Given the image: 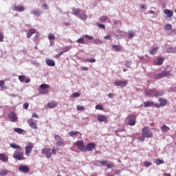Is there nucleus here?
Returning <instances> with one entry per match:
<instances>
[{"instance_id": "6e6d98bb", "label": "nucleus", "mask_w": 176, "mask_h": 176, "mask_svg": "<svg viewBox=\"0 0 176 176\" xmlns=\"http://www.w3.org/2000/svg\"><path fill=\"white\" fill-rule=\"evenodd\" d=\"M29 32L32 35H34V34H36V30H35V29H30Z\"/></svg>"}, {"instance_id": "e2e57ef3", "label": "nucleus", "mask_w": 176, "mask_h": 176, "mask_svg": "<svg viewBox=\"0 0 176 176\" xmlns=\"http://www.w3.org/2000/svg\"><path fill=\"white\" fill-rule=\"evenodd\" d=\"M107 163H108L107 160H104V161H101L100 162V164H102V166H107Z\"/></svg>"}, {"instance_id": "37998d69", "label": "nucleus", "mask_w": 176, "mask_h": 176, "mask_svg": "<svg viewBox=\"0 0 176 176\" xmlns=\"http://www.w3.org/2000/svg\"><path fill=\"white\" fill-rule=\"evenodd\" d=\"M76 109L77 111H85V107L80 106V105H77L76 106Z\"/></svg>"}, {"instance_id": "69168bd1", "label": "nucleus", "mask_w": 176, "mask_h": 176, "mask_svg": "<svg viewBox=\"0 0 176 176\" xmlns=\"http://www.w3.org/2000/svg\"><path fill=\"white\" fill-rule=\"evenodd\" d=\"M130 65H131V61L127 60L126 62V67H127L128 68H130Z\"/></svg>"}, {"instance_id": "0eeeda50", "label": "nucleus", "mask_w": 176, "mask_h": 176, "mask_svg": "<svg viewBox=\"0 0 176 176\" xmlns=\"http://www.w3.org/2000/svg\"><path fill=\"white\" fill-rule=\"evenodd\" d=\"M76 145L79 151H81V152H85L86 146H85V143L82 140H78L76 142Z\"/></svg>"}, {"instance_id": "ea45409f", "label": "nucleus", "mask_w": 176, "mask_h": 176, "mask_svg": "<svg viewBox=\"0 0 176 176\" xmlns=\"http://www.w3.org/2000/svg\"><path fill=\"white\" fill-rule=\"evenodd\" d=\"M80 20H87V15L85 14H80Z\"/></svg>"}, {"instance_id": "09e8293b", "label": "nucleus", "mask_w": 176, "mask_h": 176, "mask_svg": "<svg viewBox=\"0 0 176 176\" xmlns=\"http://www.w3.org/2000/svg\"><path fill=\"white\" fill-rule=\"evenodd\" d=\"M57 151H58V148L56 146L52 147V153H54V155H56V153H57Z\"/></svg>"}, {"instance_id": "4d7b16f0", "label": "nucleus", "mask_w": 176, "mask_h": 176, "mask_svg": "<svg viewBox=\"0 0 176 176\" xmlns=\"http://www.w3.org/2000/svg\"><path fill=\"white\" fill-rule=\"evenodd\" d=\"M63 54H64L63 52H60L58 54L54 56V58H59L60 56H63Z\"/></svg>"}, {"instance_id": "a19ab883", "label": "nucleus", "mask_w": 176, "mask_h": 176, "mask_svg": "<svg viewBox=\"0 0 176 176\" xmlns=\"http://www.w3.org/2000/svg\"><path fill=\"white\" fill-rule=\"evenodd\" d=\"M94 43H95V45H101V43H102V41H101V40L97 38L94 41Z\"/></svg>"}, {"instance_id": "4c0bfd02", "label": "nucleus", "mask_w": 176, "mask_h": 176, "mask_svg": "<svg viewBox=\"0 0 176 176\" xmlns=\"http://www.w3.org/2000/svg\"><path fill=\"white\" fill-rule=\"evenodd\" d=\"M164 28L165 30H166V31H170V30L173 28V26L171 25V24H166Z\"/></svg>"}, {"instance_id": "5fc2aeb1", "label": "nucleus", "mask_w": 176, "mask_h": 176, "mask_svg": "<svg viewBox=\"0 0 176 176\" xmlns=\"http://www.w3.org/2000/svg\"><path fill=\"white\" fill-rule=\"evenodd\" d=\"M138 140L140 142H144V141H145V137H144V135H142V136L138 138Z\"/></svg>"}, {"instance_id": "aec40b11", "label": "nucleus", "mask_w": 176, "mask_h": 176, "mask_svg": "<svg viewBox=\"0 0 176 176\" xmlns=\"http://www.w3.org/2000/svg\"><path fill=\"white\" fill-rule=\"evenodd\" d=\"M58 104L56 102H50L47 104V108H56L57 107Z\"/></svg>"}, {"instance_id": "8fccbe9b", "label": "nucleus", "mask_w": 176, "mask_h": 176, "mask_svg": "<svg viewBox=\"0 0 176 176\" xmlns=\"http://www.w3.org/2000/svg\"><path fill=\"white\" fill-rule=\"evenodd\" d=\"M96 25L99 27V28H101L102 30H105V25L101 24V23H97Z\"/></svg>"}, {"instance_id": "7ed1b4c3", "label": "nucleus", "mask_w": 176, "mask_h": 176, "mask_svg": "<svg viewBox=\"0 0 176 176\" xmlns=\"http://www.w3.org/2000/svg\"><path fill=\"white\" fill-rule=\"evenodd\" d=\"M32 149H34V144L29 142L26 146H25V153L26 156H30V154L32 152Z\"/></svg>"}, {"instance_id": "58836bf2", "label": "nucleus", "mask_w": 176, "mask_h": 176, "mask_svg": "<svg viewBox=\"0 0 176 176\" xmlns=\"http://www.w3.org/2000/svg\"><path fill=\"white\" fill-rule=\"evenodd\" d=\"M77 43H81L82 45H85L86 43L85 42V40L83 38H80L76 41Z\"/></svg>"}, {"instance_id": "f8f14e48", "label": "nucleus", "mask_w": 176, "mask_h": 176, "mask_svg": "<svg viewBox=\"0 0 176 176\" xmlns=\"http://www.w3.org/2000/svg\"><path fill=\"white\" fill-rule=\"evenodd\" d=\"M8 118L9 119H10L11 122H17L18 120V118L17 116H16V113L14 112H10L9 114H8Z\"/></svg>"}, {"instance_id": "c85d7f7f", "label": "nucleus", "mask_w": 176, "mask_h": 176, "mask_svg": "<svg viewBox=\"0 0 176 176\" xmlns=\"http://www.w3.org/2000/svg\"><path fill=\"white\" fill-rule=\"evenodd\" d=\"M10 146L11 148H13V149H21V147L19 145L16 144V143H11Z\"/></svg>"}, {"instance_id": "72a5a7b5", "label": "nucleus", "mask_w": 176, "mask_h": 176, "mask_svg": "<svg viewBox=\"0 0 176 176\" xmlns=\"http://www.w3.org/2000/svg\"><path fill=\"white\" fill-rule=\"evenodd\" d=\"M155 163L157 164V166H160V164H163L164 163V161L160 159H157L155 160Z\"/></svg>"}, {"instance_id": "1a4fd4ad", "label": "nucleus", "mask_w": 176, "mask_h": 176, "mask_svg": "<svg viewBox=\"0 0 176 176\" xmlns=\"http://www.w3.org/2000/svg\"><path fill=\"white\" fill-rule=\"evenodd\" d=\"M96 148V143H89L86 146H85V150H84V152H87L89 151V152H93V149Z\"/></svg>"}, {"instance_id": "6e6552de", "label": "nucleus", "mask_w": 176, "mask_h": 176, "mask_svg": "<svg viewBox=\"0 0 176 176\" xmlns=\"http://www.w3.org/2000/svg\"><path fill=\"white\" fill-rule=\"evenodd\" d=\"M18 170L20 173H25V174L30 173V167L28 166L19 165Z\"/></svg>"}, {"instance_id": "423d86ee", "label": "nucleus", "mask_w": 176, "mask_h": 176, "mask_svg": "<svg viewBox=\"0 0 176 176\" xmlns=\"http://www.w3.org/2000/svg\"><path fill=\"white\" fill-rule=\"evenodd\" d=\"M54 140H56V146H63L64 145V140L60 137L58 135H54Z\"/></svg>"}, {"instance_id": "052dcab7", "label": "nucleus", "mask_w": 176, "mask_h": 176, "mask_svg": "<svg viewBox=\"0 0 176 176\" xmlns=\"http://www.w3.org/2000/svg\"><path fill=\"white\" fill-rule=\"evenodd\" d=\"M170 35H176V29H173L170 30Z\"/></svg>"}, {"instance_id": "c03bdc74", "label": "nucleus", "mask_w": 176, "mask_h": 176, "mask_svg": "<svg viewBox=\"0 0 176 176\" xmlns=\"http://www.w3.org/2000/svg\"><path fill=\"white\" fill-rule=\"evenodd\" d=\"M83 36L84 38H86V39H88V41H92V39L94 38L93 36H89L88 34H85Z\"/></svg>"}, {"instance_id": "dca6fc26", "label": "nucleus", "mask_w": 176, "mask_h": 176, "mask_svg": "<svg viewBox=\"0 0 176 176\" xmlns=\"http://www.w3.org/2000/svg\"><path fill=\"white\" fill-rule=\"evenodd\" d=\"M164 61V58L162 57H158L157 58V61L155 60L153 62L154 65H162Z\"/></svg>"}, {"instance_id": "f257e3e1", "label": "nucleus", "mask_w": 176, "mask_h": 176, "mask_svg": "<svg viewBox=\"0 0 176 176\" xmlns=\"http://www.w3.org/2000/svg\"><path fill=\"white\" fill-rule=\"evenodd\" d=\"M164 93L162 91H158L156 89H150L145 91V96L147 97H160V96H163Z\"/></svg>"}, {"instance_id": "79ce46f5", "label": "nucleus", "mask_w": 176, "mask_h": 176, "mask_svg": "<svg viewBox=\"0 0 176 176\" xmlns=\"http://www.w3.org/2000/svg\"><path fill=\"white\" fill-rule=\"evenodd\" d=\"M70 49H71V47H69V46H66V47H65L63 49L62 52H63V54H64V53H66V52H68Z\"/></svg>"}, {"instance_id": "603ef678", "label": "nucleus", "mask_w": 176, "mask_h": 176, "mask_svg": "<svg viewBox=\"0 0 176 176\" xmlns=\"http://www.w3.org/2000/svg\"><path fill=\"white\" fill-rule=\"evenodd\" d=\"M107 168H113L115 167V165L112 162L107 164Z\"/></svg>"}, {"instance_id": "5701e85b", "label": "nucleus", "mask_w": 176, "mask_h": 176, "mask_svg": "<svg viewBox=\"0 0 176 176\" xmlns=\"http://www.w3.org/2000/svg\"><path fill=\"white\" fill-rule=\"evenodd\" d=\"M171 71L170 70H167V69H165L164 70H163L161 74H162V76L166 77V76H168V75H170Z\"/></svg>"}, {"instance_id": "7c9ffc66", "label": "nucleus", "mask_w": 176, "mask_h": 176, "mask_svg": "<svg viewBox=\"0 0 176 176\" xmlns=\"http://www.w3.org/2000/svg\"><path fill=\"white\" fill-rule=\"evenodd\" d=\"M168 130H170V128H168V126H167L166 124H164L161 127V131H162V133H166V131H168Z\"/></svg>"}, {"instance_id": "a18cd8bd", "label": "nucleus", "mask_w": 176, "mask_h": 176, "mask_svg": "<svg viewBox=\"0 0 176 176\" xmlns=\"http://www.w3.org/2000/svg\"><path fill=\"white\" fill-rule=\"evenodd\" d=\"M144 166H145V167H151V166H152V162H143Z\"/></svg>"}, {"instance_id": "a878e982", "label": "nucleus", "mask_w": 176, "mask_h": 176, "mask_svg": "<svg viewBox=\"0 0 176 176\" xmlns=\"http://www.w3.org/2000/svg\"><path fill=\"white\" fill-rule=\"evenodd\" d=\"M167 53H176V47H169L166 50Z\"/></svg>"}, {"instance_id": "9b49d317", "label": "nucleus", "mask_w": 176, "mask_h": 176, "mask_svg": "<svg viewBox=\"0 0 176 176\" xmlns=\"http://www.w3.org/2000/svg\"><path fill=\"white\" fill-rule=\"evenodd\" d=\"M42 153L46 155V157H52V150L50 148H43L42 149Z\"/></svg>"}, {"instance_id": "680f3d73", "label": "nucleus", "mask_w": 176, "mask_h": 176, "mask_svg": "<svg viewBox=\"0 0 176 176\" xmlns=\"http://www.w3.org/2000/svg\"><path fill=\"white\" fill-rule=\"evenodd\" d=\"M3 33L0 32V42H3Z\"/></svg>"}, {"instance_id": "4be33fe9", "label": "nucleus", "mask_w": 176, "mask_h": 176, "mask_svg": "<svg viewBox=\"0 0 176 176\" xmlns=\"http://www.w3.org/2000/svg\"><path fill=\"white\" fill-rule=\"evenodd\" d=\"M79 13H80V8L72 9V14H74V16H79Z\"/></svg>"}, {"instance_id": "c756f323", "label": "nucleus", "mask_w": 176, "mask_h": 176, "mask_svg": "<svg viewBox=\"0 0 176 176\" xmlns=\"http://www.w3.org/2000/svg\"><path fill=\"white\" fill-rule=\"evenodd\" d=\"M78 134H81L82 135V133H80L79 131H72L69 132V135L70 137H74V135H78Z\"/></svg>"}, {"instance_id": "338daca9", "label": "nucleus", "mask_w": 176, "mask_h": 176, "mask_svg": "<svg viewBox=\"0 0 176 176\" xmlns=\"http://www.w3.org/2000/svg\"><path fill=\"white\" fill-rule=\"evenodd\" d=\"M74 97H80V93L78 92H76L74 94H73Z\"/></svg>"}, {"instance_id": "473e14b6", "label": "nucleus", "mask_w": 176, "mask_h": 176, "mask_svg": "<svg viewBox=\"0 0 176 176\" xmlns=\"http://www.w3.org/2000/svg\"><path fill=\"white\" fill-rule=\"evenodd\" d=\"M159 50V47H156L152 49V50L150 51L151 54H156L157 53V51Z\"/></svg>"}, {"instance_id": "3c124183", "label": "nucleus", "mask_w": 176, "mask_h": 176, "mask_svg": "<svg viewBox=\"0 0 176 176\" xmlns=\"http://www.w3.org/2000/svg\"><path fill=\"white\" fill-rule=\"evenodd\" d=\"M19 80L20 82H24V80H25V76H19Z\"/></svg>"}, {"instance_id": "20e7f679", "label": "nucleus", "mask_w": 176, "mask_h": 176, "mask_svg": "<svg viewBox=\"0 0 176 176\" xmlns=\"http://www.w3.org/2000/svg\"><path fill=\"white\" fill-rule=\"evenodd\" d=\"M13 157L16 160H24V153L16 151L13 154Z\"/></svg>"}, {"instance_id": "bf43d9fd", "label": "nucleus", "mask_w": 176, "mask_h": 176, "mask_svg": "<svg viewBox=\"0 0 176 176\" xmlns=\"http://www.w3.org/2000/svg\"><path fill=\"white\" fill-rule=\"evenodd\" d=\"M87 63H96V60L94 58H91V59H86Z\"/></svg>"}, {"instance_id": "774afa93", "label": "nucleus", "mask_w": 176, "mask_h": 176, "mask_svg": "<svg viewBox=\"0 0 176 176\" xmlns=\"http://www.w3.org/2000/svg\"><path fill=\"white\" fill-rule=\"evenodd\" d=\"M32 116V118H35L36 119L39 118V116H38V114H36V113H33Z\"/></svg>"}, {"instance_id": "b1692460", "label": "nucleus", "mask_w": 176, "mask_h": 176, "mask_svg": "<svg viewBox=\"0 0 176 176\" xmlns=\"http://www.w3.org/2000/svg\"><path fill=\"white\" fill-rule=\"evenodd\" d=\"M9 173H10V171L8 170L7 169H2L1 170H0V176L8 175Z\"/></svg>"}, {"instance_id": "0e129e2a", "label": "nucleus", "mask_w": 176, "mask_h": 176, "mask_svg": "<svg viewBox=\"0 0 176 176\" xmlns=\"http://www.w3.org/2000/svg\"><path fill=\"white\" fill-rule=\"evenodd\" d=\"M24 109H28V107H30V104L28 103H25L23 105Z\"/></svg>"}, {"instance_id": "bb28decb", "label": "nucleus", "mask_w": 176, "mask_h": 176, "mask_svg": "<svg viewBox=\"0 0 176 176\" xmlns=\"http://www.w3.org/2000/svg\"><path fill=\"white\" fill-rule=\"evenodd\" d=\"M159 100L160 101L161 107H166L167 105V100L160 98Z\"/></svg>"}, {"instance_id": "e433bc0d", "label": "nucleus", "mask_w": 176, "mask_h": 176, "mask_svg": "<svg viewBox=\"0 0 176 176\" xmlns=\"http://www.w3.org/2000/svg\"><path fill=\"white\" fill-rule=\"evenodd\" d=\"M162 78H164L162 73L157 74L154 76L155 79H162Z\"/></svg>"}, {"instance_id": "864d4df0", "label": "nucleus", "mask_w": 176, "mask_h": 176, "mask_svg": "<svg viewBox=\"0 0 176 176\" xmlns=\"http://www.w3.org/2000/svg\"><path fill=\"white\" fill-rule=\"evenodd\" d=\"M96 109H98L99 111H102V109H104V107H102L101 104H97L96 106Z\"/></svg>"}, {"instance_id": "9d476101", "label": "nucleus", "mask_w": 176, "mask_h": 176, "mask_svg": "<svg viewBox=\"0 0 176 176\" xmlns=\"http://www.w3.org/2000/svg\"><path fill=\"white\" fill-rule=\"evenodd\" d=\"M128 119L129 122H128L129 126H134L135 124V120L137 119V117L134 115H130L128 117Z\"/></svg>"}, {"instance_id": "2f4dec72", "label": "nucleus", "mask_w": 176, "mask_h": 176, "mask_svg": "<svg viewBox=\"0 0 176 176\" xmlns=\"http://www.w3.org/2000/svg\"><path fill=\"white\" fill-rule=\"evenodd\" d=\"M14 131H15V133H17L18 134H23V133H24V130L20 128H14Z\"/></svg>"}, {"instance_id": "cd10ccee", "label": "nucleus", "mask_w": 176, "mask_h": 176, "mask_svg": "<svg viewBox=\"0 0 176 176\" xmlns=\"http://www.w3.org/2000/svg\"><path fill=\"white\" fill-rule=\"evenodd\" d=\"M153 104H154L153 102H151L149 100H148V101H146L144 103V105L145 108L152 107V105H153Z\"/></svg>"}, {"instance_id": "f3484780", "label": "nucleus", "mask_w": 176, "mask_h": 176, "mask_svg": "<svg viewBox=\"0 0 176 176\" xmlns=\"http://www.w3.org/2000/svg\"><path fill=\"white\" fill-rule=\"evenodd\" d=\"M0 160H1V162H4V163L9 162V157L3 153H0Z\"/></svg>"}, {"instance_id": "ddd939ff", "label": "nucleus", "mask_w": 176, "mask_h": 176, "mask_svg": "<svg viewBox=\"0 0 176 176\" xmlns=\"http://www.w3.org/2000/svg\"><path fill=\"white\" fill-rule=\"evenodd\" d=\"M128 81L127 80H120V81H116L114 82L115 86H122V87H126L127 86Z\"/></svg>"}, {"instance_id": "393cba45", "label": "nucleus", "mask_w": 176, "mask_h": 176, "mask_svg": "<svg viewBox=\"0 0 176 176\" xmlns=\"http://www.w3.org/2000/svg\"><path fill=\"white\" fill-rule=\"evenodd\" d=\"M112 47L116 52H122V46L118 45H113Z\"/></svg>"}, {"instance_id": "49530a36", "label": "nucleus", "mask_w": 176, "mask_h": 176, "mask_svg": "<svg viewBox=\"0 0 176 176\" xmlns=\"http://www.w3.org/2000/svg\"><path fill=\"white\" fill-rule=\"evenodd\" d=\"M100 20L102 23L104 21H107V20H108V16H102L100 18Z\"/></svg>"}, {"instance_id": "c9c22d12", "label": "nucleus", "mask_w": 176, "mask_h": 176, "mask_svg": "<svg viewBox=\"0 0 176 176\" xmlns=\"http://www.w3.org/2000/svg\"><path fill=\"white\" fill-rule=\"evenodd\" d=\"M30 13L32 14H34V16H41V12L39 11L32 10Z\"/></svg>"}, {"instance_id": "f03ea898", "label": "nucleus", "mask_w": 176, "mask_h": 176, "mask_svg": "<svg viewBox=\"0 0 176 176\" xmlns=\"http://www.w3.org/2000/svg\"><path fill=\"white\" fill-rule=\"evenodd\" d=\"M142 135L145 138H152V137H153V133L151 131L148 126H144L142 129Z\"/></svg>"}, {"instance_id": "f704fd0d", "label": "nucleus", "mask_w": 176, "mask_h": 176, "mask_svg": "<svg viewBox=\"0 0 176 176\" xmlns=\"http://www.w3.org/2000/svg\"><path fill=\"white\" fill-rule=\"evenodd\" d=\"M48 39H49V41H55L56 36H54V34L50 33L48 34Z\"/></svg>"}, {"instance_id": "13d9d810", "label": "nucleus", "mask_w": 176, "mask_h": 176, "mask_svg": "<svg viewBox=\"0 0 176 176\" xmlns=\"http://www.w3.org/2000/svg\"><path fill=\"white\" fill-rule=\"evenodd\" d=\"M104 39L111 41V39H112V36L108 34L104 37Z\"/></svg>"}, {"instance_id": "2eb2a0df", "label": "nucleus", "mask_w": 176, "mask_h": 176, "mask_svg": "<svg viewBox=\"0 0 176 176\" xmlns=\"http://www.w3.org/2000/svg\"><path fill=\"white\" fill-rule=\"evenodd\" d=\"M164 14H166L167 16V17L168 19H171V17H173V16H174V12L170 10L165 9V10H164Z\"/></svg>"}, {"instance_id": "a211bd4d", "label": "nucleus", "mask_w": 176, "mask_h": 176, "mask_svg": "<svg viewBox=\"0 0 176 176\" xmlns=\"http://www.w3.org/2000/svg\"><path fill=\"white\" fill-rule=\"evenodd\" d=\"M24 6H14L13 8V10H14L15 12H24Z\"/></svg>"}, {"instance_id": "39448f33", "label": "nucleus", "mask_w": 176, "mask_h": 176, "mask_svg": "<svg viewBox=\"0 0 176 176\" xmlns=\"http://www.w3.org/2000/svg\"><path fill=\"white\" fill-rule=\"evenodd\" d=\"M47 89H50V85L47 84H42L40 86V93L41 94H47L49 93V91Z\"/></svg>"}, {"instance_id": "de8ad7c7", "label": "nucleus", "mask_w": 176, "mask_h": 176, "mask_svg": "<svg viewBox=\"0 0 176 176\" xmlns=\"http://www.w3.org/2000/svg\"><path fill=\"white\" fill-rule=\"evenodd\" d=\"M128 38L129 39H133V38H134V32H129Z\"/></svg>"}, {"instance_id": "412c9836", "label": "nucleus", "mask_w": 176, "mask_h": 176, "mask_svg": "<svg viewBox=\"0 0 176 176\" xmlns=\"http://www.w3.org/2000/svg\"><path fill=\"white\" fill-rule=\"evenodd\" d=\"M98 122H105V123H107V117H105V116L103 115H98Z\"/></svg>"}, {"instance_id": "4468645a", "label": "nucleus", "mask_w": 176, "mask_h": 176, "mask_svg": "<svg viewBox=\"0 0 176 176\" xmlns=\"http://www.w3.org/2000/svg\"><path fill=\"white\" fill-rule=\"evenodd\" d=\"M28 122L30 123L29 125L32 129H34V130L38 129V124L35 123L32 118L29 119Z\"/></svg>"}, {"instance_id": "6ab92c4d", "label": "nucleus", "mask_w": 176, "mask_h": 176, "mask_svg": "<svg viewBox=\"0 0 176 176\" xmlns=\"http://www.w3.org/2000/svg\"><path fill=\"white\" fill-rule=\"evenodd\" d=\"M46 64L48 67H54L56 62H54L53 59H46Z\"/></svg>"}]
</instances>
